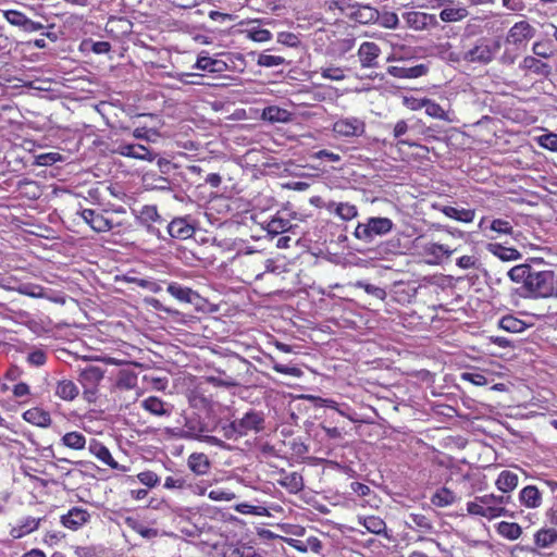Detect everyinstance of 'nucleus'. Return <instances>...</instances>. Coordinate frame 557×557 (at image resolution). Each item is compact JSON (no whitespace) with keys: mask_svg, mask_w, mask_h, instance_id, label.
Masks as SVG:
<instances>
[{"mask_svg":"<svg viewBox=\"0 0 557 557\" xmlns=\"http://www.w3.org/2000/svg\"><path fill=\"white\" fill-rule=\"evenodd\" d=\"M208 496L215 502H231L236 497L233 492H227L222 488L212 490L209 492Z\"/></svg>","mask_w":557,"mask_h":557,"instance_id":"e2e57ef3","label":"nucleus"},{"mask_svg":"<svg viewBox=\"0 0 557 557\" xmlns=\"http://www.w3.org/2000/svg\"><path fill=\"white\" fill-rule=\"evenodd\" d=\"M556 275L552 270H533L524 288L528 296L533 298L554 297Z\"/></svg>","mask_w":557,"mask_h":557,"instance_id":"f257e3e1","label":"nucleus"},{"mask_svg":"<svg viewBox=\"0 0 557 557\" xmlns=\"http://www.w3.org/2000/svg\"><path fill=\"white\" fill-rule=\"evenodd\" d=\"M454 249L437 243H429L424 246V252L434 258V262L438 263L443 257L449 258L454 253Z\"/></svg>","mask_w":557,"mask_h":557,"instance_id":"473e14b6","label":"nucleus"},{"mask_svg":"<svg viewBox=\"0 0 557 557\" xmlns=\"http://www.w3.org/2000/svg\"><path fill=\"white\" fill-rule=\"evenodd\" d=\"M403 18L406 25L413 30H423L436 23L434 15L419 11L405 12Z\"/></svg>","mask_w":557,"mask_h":557,"instance_id":"9b49d317","label":"nucleus"},{"mask_svg":"<svg viewBox=\"0 0 557 557\" xmlns=\"http://www.w3.org/2000/svg\"><path fill=\"white\" fill-rule=\"evenodd\" d=\"M138 220L141 224L149 226L151 223L160 222L161 216L157 206H144L139 212Z\"/></svg>","mask_w":557,"mask_h":557,"instance_id":"79ce46f5","label":"nucleus"},{"mask_svg":"<svg viewBox=\"0 0 557 557\" xmlns=\"http://www.w3.org/2000/svg\"><path fill=\"white\" fill-rule=\"evenodd\" d=\"M460 377L462 381L470 382L475 386H484L487 384V379L481 372H462Z\"/></svg>","mask_w":557,"mask_h":557,"instance_id":"5fc2aeb1","label":"nucleus"},{"mask_svg":"<svg viewBox=\"0 0 557 557\" xmlns=\"http://www.w3.org/2000/svg\"><path fill=\"white\" fill-rule=\"evenodd\" d=\"M533 270L529 264H519L508 271V276L512 282L521 283L524 289Z\"/></svg>","mask_w":557,"mask_h":557,"instance_id":"7c9ffc66","label":"nucleus"},{"mask_svg":"<svg viewBox=\"0 0 557 557\" xmlns=\"http://www.w3.org/2000/svg\"><path fill=\"white\" fill-rule=\"evenodd\" d=\"M168 233L173 238L187 239L194 235L195 227L187 218H175L169 223Z\"/></svg>","mask_w":557,"mask_h":557,"instance_id":"dca6fc26","label":"nucleus"},{"mask_svg":"<svg viewBox=\"0 0 557 557\" xmlns=\"http://www.w3.org/2000/svg\"><path fill=\"white\" fill-rule=\"evenodd\" d=\"M47 355L41 349H36L28 354L27 361L29 364L35 367H41L46 363Z\"/></svg>","mask_w":557,"mask_h":557,"instance_id":"0e129e2a","label":"nucleus"},{"mask_svg":"<svg viewBox=\"0 0 557 557\" xmlns=\"http://www.w3.org/2000/svg\"><path fill=\"white\" fill-rule=\"evenodd\" d=\"M332 131L341 137H359L366 133V123L356 116H345L334 122Z\"/></svg>","mask_w":557,"mask_h":557,"instance_id":"20e7f679","label":"nucleus"},{"mask_svg":"<svg viewBox=\"0 0 557 557\" xmlns=\"http://www.w3.org/2000/svg\"><path fill=\"white\" fill-rule=\"evenodd\" d=\"M187 466L196 475H205L210 471L211 462L207 455L193 453L187 459Z\"/></svg>","mask_w":557,"mask_h":557,"instance_id":"aec40b11","label":"nucleus"},{"mask_svg":"<svg viewBox=\"0 0 557 557\" xmlns=\"http://www.w3.org/2000/svg\"><path fill=\"white\" fill-rule=\"evenodd\" d=\"M137 478L140 481V483H143L144 485H146L148 487H153L159 482L158 475L154 472H152V471L140 472L137 475Z\"/></svg>","mask_w":557,"mask_h":557,"instance_id":"69168bd1","label":"nucleus"},{"mask_svg":"<svg viewBox=\"0 0 557 557\" xmlns=\"http://www.w3.org/2000/svg\"><path fill=\"white\" fill-rule=\"evenodd\" d=\"M5 20L12 25L20 29L24 27L27 16L17 10H7L3 12Z\"/></svg>","mask_w":557,"mask_h":557,"instance_id":"de8ad7c7","label":"nucleus"},{"mask_svg":"<svg viewBox=\"0 0 557 557\" xmlns=\"http://www.w3.org/2000/svg\"><path fill=\"white\" fill-rule=\"evenodd\" d=\"M116 152L123 157H129L144 161H153L157 153L149 150L146 146L139 144H121Z\"/></svg>","mask_w":557,"mask_h":557,"instance_id":"f8f14e48","label":"nucleus"},{"mask_svg":"<svg viewBox=\"0 0 557 557\" xmlns=\"http://www.w3.org/2000/svg\"><path fill=\"white\" fill-rule=\"evenodd\" d=\"M487 250L503 261H516L521 253L516 248L505 247L500 244H488Z\"/></svg>","mask_w":557,"mask_h":557,"instance_id":"c85d7f7f","label":"nucleus"},{"mask_svg":"<svg viewBox=\"0 0 557 557\" xmlns=\"http://www.w3.org/2000/svg\"><path fill=\"white\" fill-rule=\"evenodd\" d=\"M90 519V515L86 509L73 507L67 513L61 516L63 527L76 531L86 524Z\"/></svg>","mask_w":557,"mask_h":557,"instance_id":"4468645a","label":"nucleus"},{"mask_svg":"<svg viewBox=\"0 0 557 557\" xmlns=\"http://www.w3.org/2000/svg\"><path fill=\"white\" fill-rule=\"evenodd\" d=\"M358 523L367 529L368 532L382 535L386 534L385 521L376 516H358Z\"/></svg>","mask_w":557,"mask_h":557,"instance_id":"5701e85b","label":"nucleus"},{"mask_svg":"<svg viewBox=\"0 0 557 557\" xmlns=\"http://www.w3.org/2000/svg\"><path fill=\"white\" fill-rule=\"evenodd\" d=\"M222 432L224 437L227 440H237L239 437H243L240 430L237 425L236 419L233 420L231 423L223 425Z\"/></svg>","mask_w":557,"mask_h":557,"instance_id":"680f3d73","label":"nucleus"},{"mask_svg":"<svg viewBox=\"0 0 557 557\" xmlns=\"http://www.w3.org/2000/svg\"><path fill=\"white\" fill-rule=\"evenodd\" d=\"M248 37L253 41L265 42L272 38V34L265 28L253 27L248 30Z\"/></svg>","mask_w":557,"mask_h":557,"instance_id":"6e6d98bb","label":"nucleus"},{"mask_svg":"<svg viewBox=\"0 0 557 557\" xmlns=\"http://www.w3.org/2000/svg\"><path fill=\"white\" fill-rule=\"evenodd\" d=\"M292 228V223L289 220L274 216L269 222H267L265 230L269 234L278 235L285 233Z\"/></svg>","mask_w":557,"mask_h":557,"instance_id":"ea45409f","label":"nucleus"},{"mask_svg":"<svg viewBox=\"0 0 557 557\" xmlns=\"http://www.w3.org/2000/svg\"><path fill=\"white\" fill-rule=\"evenodd\" d=\"M285 62V59L280 55H272V54H265L262 53L258 58V65L264 66V67H274L283 64Z\"/></svg>","mask_w":557,"mask_h":557,"instance_id":"3c124183","label":"nucleus"},{"mask_svg":"<svg viewBox=\"0 0 557 557\" xmlns=\"http://www.w3.org/2000/svg\"><path fill=\"white\" fill-rule=\"evenodd\" d=\"M490 228L496 233L511 235L513 232V227L511 223L507 220L495 219L491 222Z\"/></svg>","mask_w":557,"mask_h":557,"instance_id":"864d4df0","label":"nucleus"},{"mask_svg":"<svg viewBox=\"0 0 557 557\" xmlns=\"http://www.w3.org/2000/svg\"><path fill=\"white\" fill-rule=\"evenodd\" d=\"M446 216L463 223H470L474 219V211L470 209H457L450 206L438 208Z\"/></svg>","mask_w":557,"mask_h":557,"instance_id":"c756f323","label":"nucleus"},{"mask_svg":"<svg viewBox=\"0 0 557 557\" xmlns=\"http://www.w3.org/2000/svg\"><path fill=\"white\" fill-rule=\"evenodd\" d=\"M534 543L537 548H550L557 543V531L552 528H543L534 534Z\"/></svg>","mask_w":557,"mask_h":557,"instance_id":"b1692460","label":"nucleus"},{"mask_svg":"<svg viewBox=\"0 0 557 557\" xmlns=\"http://www.w3.org/2000/svg\"><path fill=\"white\" fill-rule=\"evenodd\" d=\"M498 533L510 541H515L522 534V528L515 522L502 521L497 525Z\"/></svg>","mask_w":557,"mask_h":557,"instance_id":"58836bf2","label":"nucleus"},{"mask_svg":"<svg viewBox=\"0 0 557 557\" xmlns=\"http://www.w3.org/2000/svg\"><path fill=\"white\" fill-rule=\"evenodd\" d=\"M23 419L26 422L40 428H48L51 425L52 422L50 413L38 407H34L26 410L23 413Z\"/></svg>","mask_w":557,"mask_h":557,"instance_id":"6ab92c4d","label":"nucleus"},{"mask_svg":"<svg viewBox=\"0 0 557 557\" xmlns=\"http://www.w3.org/2000/svg\"><path fill=\"white\" fill-rule=\"evenodd\" d=\"M381 53L380 47L372 41L361 44L358 50L359 61L362 67H376V59Z\"/></svg>","mask_w":557,"mask_h":557,"instance_id":"2eb2a0df","label":"nucleus"},{"mask_svg":"<svg viewBox=\"0 0 557 557\" xmlns=\"http://www.w3.org/2000/svg\"><path fill=\"white\" fill-rule=\"evenodd\" d=\"M141 407L154 416H170L171 411L165 408V404L156 396H150L141 401Z\"/></svg>","mask_w":557,"mask_h":557,"instance_id":"2f4dec72","label":"nucleus"},{"mask_svg":"<svg viewBox=\"0 0 557 557\" xmlns=\"http://www.w3.org/2000/svg\"><path fill=\"white\" fill-rule=\"evenodd\" d=\"M493 498L494 499L490 502V506L495 509H498L500 511L498 517L506 516L507 510L504 507V505L508 504L509 500L511 499V497L509 495H494L493 494Z\"/></svg>","mask_w":557,"mask_h":557,"instance_id":"052dcab7","label":"nucleus"},{"mask_svg":"<svg viewBox=\"0 0 557 557\" xmlns=\"http://www.w3.org/2000/svg\"><path fill=\"white\" fill-rule=\"evenodd\" d=\"M207 431L208 428L203 420L198 414H193L185 419L180 436L185 440H200L202 433Z\"/></svg>","mask_w":557,"mask_h":557,"instance_id":"9d476101","label":"nucleus"},{"mask_svg":"<svg viewBox=\"0 0 557 557\" xmlns=\"http://www.w3.org/2000/svg\"><path fill=\"white\" fill-rule=\"evenodd\" d=\"M519 502L527 508H539L542 505V493L537 486L528 485L520 491Z\"/></svg>","mask_w":557,"mask_h":557,"instance_id":"a211bd4d","label":"nucleus"},{"mask_svg":"<svg viewBox=\"0 0 557 557\" xmlns=\"http://www.w3.org/2000/svg\"><path fill=\"white\" fill-rule=\"evenodd\" d=\"M493 494L478 496L473 502L467 504V511L470 515L480 516L490 520L498 518L500 511L490 506Z\"/></svg>","mask_w":557,"mask_h":557,"instance_id":"423d86ee","label":"nucleus"},{"mask_svg":"<svg viewBox=\"0 0 557 557\" xmlns=\"http://www.w3.org/2000/svg\"><path fill=\"white\" fill-rule=\"evenodd\" d=\"M468 10L465 7H446L440 12L443 22H459L468 16Z\"/></svg>","mask_w":557,"mask_h":557,"instance_id":"c9c22d12","label":"nucleus"},{"mask_svg":"<svg viewBox=\"0 0 557 557\" xmlns=\"http://www.w3.org/2000/svg\"><path fill=\"white\" fill-rule=\"evenodd\" d=\"M428 72V66L424 64H418L411 67L405 66H388L387 73L397 78H418L425 75Z\"/></svg>","mask_w":557,"mask_h":557,"instance_id":"f3484780","label":"nucleus"},{"mask_svg":"<svg viewBox=\"0 0 557 557\" xmlns=\"http://www.w3.org/2000/svg\"><path fill=\"white\" fill-rule=\"evenodd\" d=\"M518 475L509 470H503L495 482L497 488L503 493H509L518 486Z\"/></svg>","mask_w":557,"mask_h":557,"instance_id":"bb28decb","label":"nucleus"},{"mask_svg":"<svg viewBox=\"0 0 557 557\" xmlns=\"http://www.w3.org/2000/svg\"><path fill=\"white\" fill-rule=\"evenodd\" d=\"M278 483L290 493H298L304 488V480L298 472L286 473Z\"/></svg>","mask_w":557,"mask_h":557,"instance_id":"72a5a7b5","label":"nucleus"},{"mask_svg":"<svg viewBox=\"0 0 557 557\" xmlns=\"http://www.w3.org/2000/svg\"><path fill=\"white\" fill-rule=\"evenodd\" d=\"M61 443L71 449L81 450L86 446V437L81 432H67L61 437Z\"/></svg>","mask_w":557,"mask_h":557,"instance_id":"f704fd0d","label":"nucleus"},{"mask_svg":"<svg viewBox=\"0 0 557 557\" xmlns=\"http://www.w3.org/2000/svg\"><path fill=\"white\" fill-rule=\"evenodd\" d=\"M523 67L536 74H548V64L535 59L534 57H525L523 60Z\"/></svg>","mask_w":557,"mask_h":557,"instance_id":"c03bdc74","label":"nucleus"},{"mask_svg":"<svg viewBox=\"0 0 557 557\" xmlns=\"http://www.w3.org/2000/svg\"><path fill=\"white\" fill-rule=\"evenodd\" d=\"M81 216L94 231L98 233L109 232L113 227V223L110 219L92 209H84L81 212Z\"/></svg>","mask_w":557,"mask_h":557,"instance_id":"ddd939ff","label":"nucleus"},{"mask_svg":"<svg viewBox=\"0 0 557 557\" xmlns=\"http://www.w3.org/2000/svg\"><path fill=\"white\" fill-rule=\"evenodd\" d=\"M40 523V519L34 518V517H26L21 521V524L16 528H13L12 535L14 537H22L35 530L38 529Z\"/></svg>","mask_w":557,"mask_h":557,"instance_id":"e433bc0d","label":"nucleus"},{"mask_svg":"<svg viewBox=\"0 0 557 557\" xmlns=\"http://www.w3.org/2000/svg\"><path fill=\"white\" fill-rule=\"evenodd\" d=\"M540 144L542 147L552 150L557 151V134L549 133L546 135H543L540 138Z\"/></svg>","mask_w":557,"mask_h":557,"instance_id":"774afa93","label":"nucleus"},{"mask_svg":"<svg viewBox=\"0 0 557 557\" xmlns=\"http://www.w3.org/2000/svg\"><path fill=\"white\" fill-rule=\"evenodd\" d=\"M408 129H409V127H408L407 122L405 120H400L395 124L394 129H393V135L396 139H398L399 145H407L409 147H413V146H416V144H413L407 139H401V137L408 132Z\"/></svg>","mask_w":557,"mask_h":557,"instance_id":"09e8293b","label":"nucleus"},{"mask_svg":"<svg viewBox=\"0 0 557 557\" xmlns=\"http://www.w3.org/2000/svg\"><path fill=\"white\" fill-rule=\"evenodd\" d=\"M499 47L500 44L498 41L491 46L484 40H480L473 48L465 53L463 60L467 62L487 64L493 60Z\"/></svg>","mask_w":557,"mask_h":557,"instance_id":"39448f33","label":"nucleus"},{"mask_svg":"<svg viewBox=\"0 0 557 557\" xmlns=\"http://www.w3.org/2000/svg\"><path fill=\"white\" fill-rule=\"evenodd\" d=\"M236 421L242 435L246 436L249 432H261L264 429L265 419L263 412L251 409Z\"/></svg>","mask_w":557,"mask_h":557,"instance_id":"0eeeda50","label":"nucleus"},{"mask_svg":"<svg viewBox=\"0 0 557 557\" xmlns=\"http://www.w3.org/2000/svg\"><path fill=\"white\" fill-rule=\"evenodd\" d=\"M235 510L243 515H256V516H267L268 509L262 506H252L246 503H242L235 506Z\"/></svg>","mask_w":557,"mask_h":557,"instance_id":"8fccbe9b","label":"nucleus"},{"mask_svg":"<svg viewBox=\"0 0 557 557\" xmlns=\"http://www.w3.org/2000/svg\"><path fill=\"white\" fill-rule=\"evenodd\" d=\"M54 394L62 400L72 401L78 396L79 389L73 381L64 379L57 382Z\"/></svg>","mask_w":557,"mask_h":557,"instance_id":"412c9836","label":"nucleus"},{"mask_svg":"<svg viewBox=\"0 0 557 557\" xmlns=\"http://www.w3.org/2000/svg\"><path fill=\"white\" fill-rule=\"evenodd\" d=\"M104 376V370L98 366H87L79 370L77 381L83 387V397L88 403L97 399L98 385Z\"/></svg>","mask_w":557,"mask_h":557,"instance_id":"7ed1b4c3","label":"nucleus"},{"mask_svg":"<svg viewBox=\"0 0 557 557\" xmlns=\"http://www.w3.org/2000/svg\"><path fill=\"white\" fill-rule=\"evenodd\" d=\"M357 286L360 288H363L367 294L372 295L380 300H383L386 297L385 289H383L379 286H375V285H372L369 283H364V282H358Z\"/></svg>","mask_w":557,"mask_h":557,"instance_id":"bf43d9fd","label":"nucleus"},{"mask_svg":"<svg viewBox=\"0 0 557 557\" xmlns=\"http://www.w3.org/2000/svg\"><path fill=\"white\" fill-rule=\"evenodd\" d=\"M321 75L322 77L331 81H343L345 78V73L343 69L330 66V67H322L321 69Z\"/></svg>","mask_w":557,"mask_h":557,"instance_id":"13d9d810","label":"nucleus"},{"mask_svg":"<svg viewBox=\"0 0 557 557\" xmlns=\"http://www.w3.org/2000/svg\"><path fill=\"white\" fill-rule=\"evenodd\" d=\"M409 519L411 523L414 525L417 531L423 533H432L434 530V525L432 521L422 513H410Z\"/></svg>","mask_w":557,"mask_h":557,"instance_id":"37998d69","label":"nucleus"},{"mask_svg":"<svg viewBox=\"0 0 557 557\" xmlns=\"http://www.w3.org/2000/svg\"><path fill=\"white\" fill-rule=\"evenodd\" d=\"M379 23L385 28L395 29L398 27L399 18L398 15L394 12H383L379 16Z\"/></svg>","mask_w":557,"mask_h":557,"instance_id":"603ef678","label":"nucleus"},{"mask_svg":"<svg viewBox=\"0 0 557 557\" xmlns=\"http://www.w3.org/2000/svg\"><path fill=\"white\" fill-rule=\"evenodd\" d=\"M163 486L168 490H173V488L183 490V488H186V486H187V480L185 476L178 475V474L173 475V476H168L164 481Z\"/></svg>","mask_w":557,"mask_h":557,"instance_id":"4d7b16f0","label":"nucleus"},{"mask_svg":"<svg viewBox=\"0 0 557 557\" xmlns=\"http://www.w3.org/2000/svg\"><path fill=\"white\" fill-rule=\"evenodd\" d=\"M499 326L510 333H521L527 329L525 322L512 315H506L500 319Z\"/></svg>","mask_w":557,"mask_h":557,"instance_id":"a19ab883","label":"nucleus"},{"mask_svg":"<svg viewBox=\"0 0 557 557\" xmlns=\"http://www.w3.org/2000/svg\"><path fill=\"white\" fill-rule=\"evenodd\" d=\"M125 281L127 283L136 284L139 287L146 288L152 293H159L162 290L161 285L158 282L152 281V280L139 278V277H135V276H125Z\"/></svg>","mask_w":557,"mask_h":557,"instance_id":"a18cd8bd","label":"nucleus"},{"mask_svg":"<svg viewBox=\"0 0 557 557\" xmlns=\"http://www.w3.org/2000/svg\"><path fill=\"white\" fill-rule=\"evenodd\" d=\"M88 450L91 455H94L99 461L103 465L110 467L111 469L119 470L122 472H127L129 470L128 467L120 465L114 460L110 450L107 446H104L101 442L92 438L89 442Z\"/></svg>","mask_w":557,"mask_h":557,"instance_id":"6e6552de","label":"nucleus"},{"mask_svg":"<svg viewBox=\"0 0 557 557\" xmlns=\"http://www.w3.org/2000/svg\"><path fill=\"white\" fill-rule=\"evenodd\" d=\"M458 500L457 495L448 487L438 488L431 497V503L440 508L448 507Z\"/></svg>","mask_w":557,"mask_h":557,"instance_id":"cd10ccee","label":"nucleus"},{"mask_svg":"<svg viewBox=\"0 0 557 557\" xmlns=\"http://www.w3.org/2000/svg\"><path fill=\"white\" fill-rule=\"evenodd\" d=\"M326 209L338 215L344 221L352 220L358 215L357 207L349 202L331 201L327 203Z\"/></svg>","mask_w":557,"mask_h":557,"instance_id":"4be33fe9","label":"nucleus"},{"mask_svg":"<svg viewBox=\"0 0 557 557\" xmlns=\"http://www.w3.org/2000/svg\"><path fill=\"white\" fill-rule=\"evenodd\" d=\"M424 109H425V113L431 117L440 119V120H444V121L448 120L447 114L444 111V109L438 103L434 102L431 99L425 98Z\"/></svg>","mask_w":557,"mask_h":557,"instance_id":"49530a36","label":"nucleus"},{"mask_svg":"<svg viewBox=\"0 0 557 557\" xmlns=\"http://www.w3.org/2000/svg\"><path fill=\"white\" fill-rule=\"evenodd\" d=\"M153 182L150 184L151 189L169 191L172 189L170 181L164 176L153 175Z\"/></svg>","mask_w":557,"mask_h":557,"instance_id":"338daca9","label":"nucleus"},{"mask_svg":"<svg viewBox=\"0 0 557 557\" xmlns=\"http://www.w3.org/2000/svg\"><path fill=\"white\" fill-rule=\"evenodd\" d=\"M168 292L177 300L186 304H191L194 299L198 297L197 293L191 288L182 286L175 282L168 285Z\"/></svg>","mask_w":557,"mask_h":557,"instance_id":"a878e982","label":"nucleus"},{"mask_svg":"<svg viewBox=\"0 0 557 557\" xmlns=\"http://www.w3.org/2000/svg\"><path fill=\"white\" fill-rule=\"evenodd\" d=\"M394 227V223L388 218L372 216L364 223H358L354 235L357 239L364 243H371L375 236H384Z\"/></svg>","mask_w":557,"mask_h":557,"instance_id":"f03ea898","label":"nucleus"},{"mask_svg":"<svg viewBox=\"0 0 557 557\" xmlns=\"http://www.w3.org/2000/svg\"><path fill=\"white\" fill-rule=\"evenodd\" d=\"M262 119L271 123H287L292 120V113L280 107L270 106L263 109Z\"/></svg>","mask_w":557,"mask_h":557,"instance_id":"393cba45","label":"nucleus"},{"mask_svg":"<svg viewBox=\"0 0 557 557\" xmlns=\"http://www.w3.org/2000/svg\"><path fill=\"white\" fill-rule=\"evenodd\" d=\"M194 67L213 73L223 71L225 63L221 60L212 59L210 57H199Z\"/></svg>","mask_w":557,"mask_h":557,"instance_id":"4c0bfd02","label":"nucleus"},{"mask_svg":"<svg viewBox=\"0 0 557 557\" xmlns=\"http://www.w3.org/2000/svg\"><path fill=\"white\" fill-rule=\"evenodd\" d=\"M535 29L525 21L516 23L506 36V42L513 46L527 44L534 36Z\"/></svg>","mask_w":557,"mask_h":557,"instance_id":"1a4fd4ad","label":"nucleus"}]
</instances>
